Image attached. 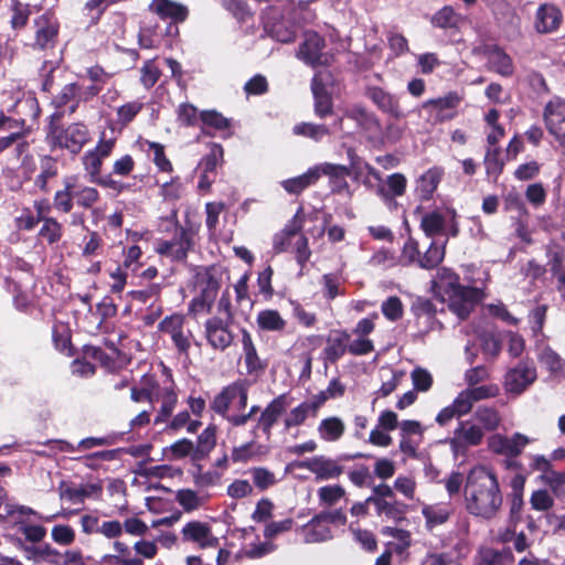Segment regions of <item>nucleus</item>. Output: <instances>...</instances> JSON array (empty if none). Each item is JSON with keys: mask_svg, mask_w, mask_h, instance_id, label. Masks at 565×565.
I'll return each mask as SVG.
<instances>
[{"mask_svg": "<svg viewBox=\"0 0 565 565\" xmlns=\"http://www.w3.org/2000/svg\"><path fill=\"white\" fill-rule=\"evenodd\" d=\"M466 510L484 520L493 519L501 509L503 495L497 475L487 467L470 470L465 486Z\"/></svg>", "mask_w": 565, "mask_h": 565, "instance_id": "obj_1", "label": "nucleus"}, {"mask_svg": "<svg viewBox=\"0 0 565 565\" xmlns=\"http://www.w3.org/2000/svg\"><path fill=\"white\" fill-rule=\"evenodd\" d=\"M433 284L439 290L440 301L447 302L448 309L460 321L467 320L484 298L481 288L462 285L460 276L447 267L437 270V277Z\"/></svg>", "mask_w": 565, "mask_h": 565, "instance_id": "obj_2", "label": "nucleus"}, {"mask_svg": "<svg viewBox=\"0 0 565 565\" xmlns=\"http://www.w3.org/2000/svg\"><path fill=\"white\" fill-rule=\"evenodd\" d=\"M61 116L53 114L50 117L45 131V142L52 152L62 150L72 157H76L90 142V130L83 121L64 125L60 122Z\"/></svg>", "mask_w": 565, "mask_h": 565, "instance_id": "obj_3", "label": "nucleus"}, {"mask_svg": "<svg viewBox=\"0 0 565 565\" xmlns=\"http://www.w3.org/2000/svg\"><path fill=\"white\" fill-rule=\"evenodd\" d=\"M200 230L201 223L186 214L183 224L178 220L172 223L170 238L157 239L156 252L172 262L184 263L189 254L195 249Z\"/></svg>", "mask_w": 565, "mask_h": 565, "instance_id": "obj_4", "label": "nucleus"}, {"mask_svg": "<svg viewBox=\"0 0 565 565\" xmlns=\"http://www.w3.org/2000/svg\"><path fill=\"white\" fill-rule=\"evenodd\" d=\"M250 383L246 379H238L224 386L210 403V408L227 420L232 414L228 413L231 404L238 399V409H245L248 402Z\"/></svg>", "mask_w": 565, "mask_h": 565, "instance_id": "obj_5", "label": "nucleus"}, {"mask_svg": "<svg viewBox=\"0 0 565 565\" xmlns=\"http://www.w3.org/2000/svg\"><path fill=\"white\" fill-rule=\"evenodd\" d=\"M199 294L189 302V312L193 316L210 313L221 288L220 279L206 269L203 274L196 275Z\"/></svg>", "mask_w": 565, "mask_h": 565, "instance_id": "obj_6", "label": "nucleus"}, {"mask_svg": "<svg viewBox=\"0 0 565 565\" xmlns=\"http://www.w3.org/2000/svg\"><path fill=\"white\" fill-rule=\"evenodd\" d=\"M185 324V316L179 312L166 316L158 324V331L170 337L177 352L181 355L189 354L193 340V333Z\"/></svg>", "mask_w": 565, "mask_h": 565, "instance_id": "obj_7", "label": "nucleus"}, {"mask_svg": "<svg viewBox=\"0 0 565 565\" xmlns=\"http://www.w3.org/2000/svg\"><path fill=\"white\" fill-rule=\"evenodd\" d=\"M234 322L225 321L221 316H211L203 323V335L206 344L214 351L224 352L235 341L232 330Z\"/></svg>", "mask_w": 565, "mask_h": 565, "instance_id": "obj_8", "label": "nucleus"}, {"mask_svg": "<svg viewBox=\"0 0 565 565\" xmlns=\"http://www.w3.org/2000/svg\"><path fill=\"white\" fill-rule=\"evenodd\" d=\"M347 154L350 159V167L330 162L317 164L319 179L322 175H327L329 178V186L333 194H342L350 190V184L347 181V178L351 175V168L355 167L360 157L353 148H349Z\"/></svg>", "mask_w": 565, "mask_h": 565, "instance_id": "obj_9", "label": "nucleus"}, {"mask_svg": "<svg viewBox=\"0 0 565 565\" xmlns=\"http://www.w3.org/2000/svg\"><path fill=\"white\" fill-rule=\"evenodd\" d=\"M104 159L95 151L88 150L82 158L84 170L95 184L114 191L116 194L124 193L130 189V185L118 181L111 175H102Z\"/></svg>", "mask_w": 565, "mask_h": 565, "instance_id": "obj_10", "label": "nucleus"}, {"mask_svg": "<svg viewBox=\"0 0 565 565\" xmlns=\"http://www.w3.org/2000/svg\"><path fill=\"white\" fill-rule=\"evenodd\" d=\"M34 41L33 50L45 51L54 49L57 44L60 33V22L51 11H46L33 21Z\"/></svg>", "mask_w": 565, "mask_h": 565, "instance_id": "obj_11", "label": "nucleus"}, {"mask_svg": "<svg viewBox=\"0 0 565 565\" xmlns=\"http://www.w3.org/2000/svg\"><path fill=\"white\" fill-rule=\"evenodd\" d=\"M462 96L457 92H448L443 97L430 98L423 103L422 107L429 111L434 124H443L455 119L458 116V107Z\"/></svg>", "mask_w": 565, "mask_h": 565, "instance_id": "obj_12", "label": "nucleus"}, {"mask_svg": "<svg viewBox=\"0 0 565 565\" xmlns=\"http://www.w3.org/2000/svg\"><path fill=\"white\" fill-rule=\"evenodd\" d=\"M288 406L289 398L286 393L279 394L273 398L260 412L252 433L256 435L257 431H262L266 439L269 440L273 435L274 426L286 413Z\"/></svg>", "mask_w": 565, "mask_h": 565, "instance_id": "obj_13", "label": "nucleus"}, {"mask_svg": "<svg viewBox=\"0 0 565 565\" xmlns=\"http://www.w3.org/2000/svg\"><path fill=\"white\" fill-rule=\"evenodd\" d=\"M536 369L533 364L520 361L511 369L504 380L505 391L512 394H522L536 380Z\"/></svg>", "mask_w": 565, "mask_h": 565, "instance_id": "obj_14", "label": "nucleus"}, {"mask_svg": "<svg viewBox=\"0 0 565 565\" xmlns=\"http://www.w3.org/2000/svg\"><path fill=\"white\" fill-rule=\"evenodd\" d=\"M294 465L312 472L317 481L338 478L344 471V467L339 465L338 460L324 456H315L310 459L296 461Z\"/></svg>", "mask_w": 565, "mask_h": 565, "instance_id": "obj_15", "label": "nucleus"}, {"mask_svg": "<svg viewBox=\"0 0 565 565\" xmlns=\"http://www.w3.org/2000/svg\"><path fill=\"white\" fill-rule=\"evenodd\" d=\"M181 539L182 542L196 544L201 548L212 547L218 543L210 524L196 520L184 524L181 530Z\"/></svg>", "mask_w": 565, "mask_h": 565, "instance_id": "obj_16", "label": "nucleus"}, {"mask_svg": "<svg viewBox=\"0 0 565 565\" xmlns=\"http://www.w3.org/2000/svg\"><path fill=\"white\" fill-rule=\"evenodd\" d=\"M241 334L246 373L258 379L265 373L268 366V362L258 355L256 345L254 344L249 331L245 328H242Z\"/></svg>", "mask_w": 565, "mask_h": 565, "instance_id": "obj_17", "label": "nucleus"}, {"mask_svg": "<svg viewBox=\"0 0 565 565\" xmlns=\"http://www.w3.org/2000/svg\"><path fill=\"white\" fill-rule=\"evenodd\" d=\"M351 334L345 329L331 330L326 338V347L322 350L324 362L335 364L348 353V342Z\"/></svg>", "mask_w": 565, "mask_h": 565, "instance_id": "obj_18", "label": "nucleus"}, {"mask_svg": "<svg viewBox=\"0 0 565 565\" xmlns=\"http://www.w3.org/2000/svg\"><path fill=\"white\" fill-rule=\"evenodd\" d=\"M149 10L161 20H169L175 25L185 22L190 14L185 4L173 0H152Z\"/></svg>", "mask_w": 565, "mask_h": 565, "instance_id": "obj_19", "label": "nucleus"}, {"mask_svg": "<svg viewBox=\"0 0 565 565\" xmlns=\"http://www.w3.org/2000/svg\"><path fill=\"white\" fill-rule=\"evenodd\" d=\"M563 13L555 4L542 3L535 13L534 28L537 33L547 34L558 30Z\"/></svg>", "mask_w": 565, "mask_h": 565, "instance_id": "obj_20", "label": "nucleus"}, {"mask_svg": "<svg viewBox=\"0 0 565 565\" xmlns=\"http://www.w3.org/2000/svg\"><path fill=\"white\" fill-rule=\"evenodd\" d=\"M365 95L376 105L381 111L388 114L393 118L399 119L404 116L398 98L382 87H366Z\"/></svg>", "mask_w": 565, "mask_h": 565, "instance_id": "obj_21", "label": "nucleus"}, {"mask_svg": "<svg viewBox=\"0 0 565 565\" xmlns=\"http://www.w3.org/2000/svg\"><path fill=\"white\" fill-rule=\"evenodd\" d=\"M544 120L548 132L565 141V103L550 102L544 109Z\"/></svg>", "mask_w": 565, "mask_h": 565, "instance_id": "obj_22", "label": "nucleus"}, {"mask_svg": "<svg viewBox=\"0 0 565 565\" xmlns=\"http://www.w3.org/2000/svg\"><path fill=\"white\" fill-rule=\"evenodd\" d=\"M326 47L324 39L317 32L308 33L300 46V53L303 61L312 67L327 65V61L322 60V51Z\"/></svg>", "mask_w": 565, "mask_h": 565, "instance_id": "obj_23", "label": "nucleus"}, {"mask_svg": "<svg viewBox=\"0 0 565 565\" xmlns=\"http://www.w3.org/2000/svg\"><path fill=\"white\" fill-rule=\"evenodd\" d=\"M311 92L313 95V109L319 118L333 114V98L327 86L317 76L312 78Z\"/></svg>", "mask_w": 565, "mask_h": 565, "instance_id": "obj_24", "label": "nucleus"}, {"mask_svg": "<svg viewBox=\"0 0 565 565\" xmlns=\"http://www.w3.org/2000/svg\"><path fill=\"white\" fill-rule=\"evenodd\" d=\"M75 181L77 175H66L63 181V188L53 195V207L62 214H68L75 206Z\"/></svg>", "mask_w": 565, "mask_h": 565, "instance_id": "obj_25", "label": "nucleus"}, {"mask_svg": "<svg viewBox=\"0 0 565 565\" xmlns=\"http://www.w3.org/2000/svg\"><path fill=\"white\" fill-rule=\"evenodd\" d=\"M443 174L444 171L441 168L433 167L417 179L415 192L422 202H427L433 199Z\"/></svg>", "mask_w": 565, "mask_h": 565, "instance_id": "obj_26", "label": "nucleus"}, {"mask_svg": "<svg viewBox=\"0 0 565 565\" xmlns=\"http://www.w3.org/2000/svg\"><path fill=\"white\" fill-rule=\"evenodd\" d=\"M367 502L374 504L376 513L379 515H385L387 519L393 520L397 523L405 520V515L408 511V505L396 498L391 500H382L377 498H367Z\"/></svg>", "mask_w": 565, "mask_h": 565, "instance_id": "obj_27", "label": "nucleus"}, {"mask_svg": "<svg viewBox=\"0 0 565 565\" xmlns=\"http://www.w3.org/2000/svg\"><path fill=\"white\" fill-rule=\"evenodd\" d=\"M488 61L493 72L503 77H511L514 73V65L511 56L499 45L488 47Z\"/></svg>", "mask_w": 565, "mask_h": 565, "instance_id": "obj_28", "label": "nucleus"}, {"mask_svg": "<svg viewBox=\"0 0 565 565\" xmlns=\"http://www.w3.org/2000/svg\"><path fill=\"white\" fill-rule=\"evenodd\" d=\"M318 181L319 172L316 164L298 177L284 180L281 182V186L287 193L291 195H299L306 189L315 185Z\"/></svg>", "mask_w": 565, "mask_h": 565, "instance_id": "obj_29", "label": "nucleus"}, {"mask_svg": "<svg viewBox=\"0 0 565 565\" xmlns=\"http://www.w3.org/2000/svg\"><path fill=\"white\" fill-rule=\"evenodd\" d=\"M58 174L57 159L51 154L40 157V173L34 179V186L42 193L50 192L49 181Z\"/></svg>", "mask_w": 565, "mask_h": 565, "instance_id": "obj_30", "label": "nucleus"}, {"mask_svg": "<svg viewBox=\"0 0 565 565\" xmlns=\"http://www.w3.org/2000/svg\"><path fill=\"white\" fill-rule=\"evenodd\" d=\"M217 427L210 424L196 438L194 445L193 461H201L206 459L216 446Z\"/></svg>", "mask_w": 565, "mask_h": 565, "instance_id": "obj_31", "label": "nucleus"}, {"mask_svg": "<svg viewBox=\"0 0 565 565\" xmlns=\"http://www.w3.org/2000/svg\"><path fill=\"white\" fill-rule=\"evenodd\" d=\"M256 324L259 331L282 333L286 330L287 321L278 310L264 309L257 313Z\"/></svg>", "mask_w": 565, "mask_h": 565, "instance_id": "obj_32", "label": "nucleus"}, {"mask_svg": "<svg viewBox=\"0 0 565 565\" xmlns=\"http://www.w3.org/2000/svg\"><path fill=\"white\" fill-rule=\"evenodd\" d=\"M174 386L175 385L173 381H171V384L169 386H163L161 393L159 394L161 406L154 417L153 423L156 425L168 422L173 414V411L178 404V394Z\"/></svg>", "mask_w": 565, "mask_h": 565, "instance_id": "obj_33", "label": "nucleus"}, {"mask_svg": "<svg viewBox=\"0 0 565 565\" xmlns=\"http://www.w3.org/2000/svg\"><path fill=\"white\" fill-rule=\"evenodd\" d=\"M52 340L55 349L61 353L67 356L75 354V349L72 344V331L68 323L56 321L52 327Z\"/></svg>", "mask_w": 565, "mask_h": 565, "instance_id": "obj_34", "label": "nucleus"}, {"mask_svg": "<svg viewBox=\"0 0 565 565\" xmlns=\"http://www.w3.org/2000/svg\"><path fill=\"white\" fill-rule=\"evenodd\" d=\"M483 430L468 422H460L455 429V441L463 447L478 446L482 443Z\"/></svg>", "mask_w": 565, "mask_h": 565, "instance_id": "obj_35", "label": "nucleus"}, {"mask_svg": "<svg viewBox=\"0 0 565 565\" xmlns=\"http://www.w3.org/2000/svg\"><path fill=\"white\" fill-rule=\"evenodd\" d=\"M448 239L439 244L437 241H431L425 253H420L418 267L426 270L437 268L444 260L446 255V245Z\"/></svg>", "mask_w": 565, "mask_h": 565, "instance_id": "obj_36", "label": "nucleus"}, {"mask_svg": "<svg viewBox=\"0 0 565 565\" xmlns=\"http://www.w3.org/2000/svg\"><path fill=\"white\" fill-rule=\"evenodd\" d=\"M200 121L202 122V134L209 137L213 136L210 129L223 131L231 127V120L215 109L202 110Z\"/></svg>", "mask_w": 565, "mask_h": 565, "instance_id": "obj_37", "label": "nucleus"}, {"mask_svg": "<svg viewBox=\"0 0 565 565\" xmlns=\"http://www.w3.org/2000/svg\"><path fill=\"white\" fill-rule=\"evenodd\" d=\"M75 206L86 211L93 209L100 200V192L95 186L79 183L75 181Z\"/></svg>", "mask_w": 565, "mask_h": 565, "instance_id": "obj_38", "label": "nucleus"}, {"mask_svg": "<svg viewBox=\"0 0 565 565\" xmlns=\"http://www.w3.org/2000/svg\"><path fill=\"white\" fill-rule=\"evenodd\" d=\"M301 232V225L295 221L287 224L280 232L276 233L273 238V249L276 254L288 252L291 247L292 239Z\"/></svg>", "mask_w": 565, "mask_h": 565, "instance_id": "obj_39", "label": "nucleus"}, {"mask_svg": "<svg viewBox=\"0 0 565 565\" xmlns=\"http://www.w3.org/2000/svg\"><path fill=\"white\" fill-rule=\"evenodd\" d=\"M345 431V425L341 418L331 416L322 419L318 426V433L321 439L326 441L339 440Z\"/></svg>", "mask_w": 565, "mask_h": 565, "instance_id": "obj_40", "label": "nucleus"}, {"mask_svg": "<svg viewBox=\"0 0 565 565\" xmlns=\"http://www.w3.org/2000/svg\"><path fill=\"white\" fill-rule=\"evenodd\" d=\"M10 12L11 18L9 23L13 31L23 30L28 25L32 14L31 6L20 0H11Z\"/></svg>", "mask_w": 565, "mask_h": 565, "instance_id": "obj_41", "label": "nucleus"}, {"mask_svg": "<svg viewBox=\"0 0 565 565\" xmlns=\"http://www.w3.org/2000/svg\"><path fill=\"white\" fill-rule=\"evenodd\" d=\"M476 565H514V555L509 547L502 550L486 548Z\"/></svg>", "mask_w": 565, "mask_h": 565, "instance_id": "obj_42", "label": "nucleus"}, {"mask_svg": "<svg viewBox=\"0 0 565 565\" xmlns=\"http://www.w3.org/2000/svg\"><path fill=\"white\" fill-rule=\"evenodd\" d=\"M41 223L42 226L38 233L39 239L46 242L50 246L57 244L64 234L62 223H60L55 217L45 218L44 221H41Z\"/></svg>", "mask_w": 565, "mask_h": 565, "instance_id": "obj_43", "label": "nucleus"}, {"mask_svg": "<svg viewBox=\"0 0 565 565\" xmlns=\"http://www.w3.org/2000/svg\"><path fill=\"white\" fill-rule=\"evenodd\" d=\"M61 451H75V450H87L94 447L99 446H109L115 443V437L113 436H104V437H87L82 439L76 446L66 441V440H57Z\"/></svg>", "mask_w": 565, "mask_h": 565, "instance_id": "obj_44", "label": "nucleus"}, {"mask_svg": "<svg viewBox=\"0 0 565 565\" xmlns=\"http://www.w3.org/2000/svg\"><path fill=\"white\" fill-rule=\"evenodd\" d=\"M387 188L380 186L377 193L385 199L403 196L406 192L407 179L403 173L395 172L387 177Z\"/></svg>", "mask_w": 565, "mask_h": 565, "instance_id": "obj_45", "label": "nucleus"}, {"mask_svg": "<svg viewBox=\"0 0 565 565\" xmlns=\"http://www.w3.org/2000/svg\"><path fill=\"white\" fill-rule=\"evenodd\" d=\"M430 22L435 28L444 30L458 29L461 22V15L450 6H445L433 15Z\"/></svg>", "mask_w": 565, "mask_h": 565, "instance_id": "obj_46", "label": "nucleus"}, {"mask_svg": "<svg viewBox=\"0 0 565 565\" xmlns=\"http://www.w3.org/2000/svg\"><path fill=\"white\" fill-rule=\"evenodd\" d=\"M563 262L564 254L562 252H554L550 256L548 266L552 276L556 278V290L559 292L561 298L565 300V266Z\"/></svg>", "mask_w": 565, "mask_h": 565, "instance_id": "obj_47", "label": "nucleus"}, {"mask_svg": "<svg viewBox=\"0 0 565 565\" xmlns=\"http://www.w3.org/2000/svg\"><path fill=\"white\" fill-rule=\"evenodd\" d=\"M148 151L153 153L152 162L159 172L172 173L174 171L171 160L166 154V148L157 141L145 140Z\"/></svg>", "mask_w": 565, "mask_h": 565, "instance_id": "obj_48", "label": "nucleus"}, {"mask_svg": "<svg viewBox=\"0 0 565 565\" xmlns=\"http://www.w3.org/2000/svg\"><path fill=\"white\" fill-rule=\"evenodd\" d=\"M445 216L437 211L426 213L420 221V228L427 237H434L436 235L443 234L445 231Z\"/></svg>", "mask_w": 565, "mask_h": 565, "instance_id": "obj_49", "label": "nucleus"}, {"mask_svg": "<svg viewBox=\"0 0 565 565\" xmlns=\"http://www.w3.org/2000/svg\"><path fill=\"white\" fill-rule=\"evenodd\" d=\"M296 136L309 138L316 142L321 141L324 137L330 135L328 126L322 124L301 122L292 128Z\"/></svg>", "mask_w": 565, "mask_h": 565, "instance_id": "obj_50", "label": "nucleus"}, {"mask_svg": "<svg viewBox=\"0 0 565 565\" xmlns=\"http://www.w3.org/2000/svg\"><path fill=\"white\" fill-rule=\"evenodd\" d=\"M143 107L145 104L140 100H131L119 106L116 110V122L121 128L128 127V125L135 120Z\"/></svg>", "mask_w": 565, "mask_h": 565, "instance_id": "obj_51", "label": "nucleus"}, {"mask_svg": "<svg viewBox=\"0 0 565 565\" xmlns=\"http://www.w3.org/2000/svg\"><path fill=\"white\" fill-rule=\"evenodd\" d=\"M224 160V149L220 143H212L209 153H206L200 161L199 168L203 172L216 174V168Z\"/></svg>", "mask_w": 565, "mask_h": 565, "instance_id": "obj_52", "label": "nucleus"}, {"mask_svg": "<svg viewBox=\"0 0 565 565\" xmlns=\"http://www.w3.org/2000/svg\"><path fill=\"white\" fill-rule=\"evenodd\" d=\"M221 3L239 23L254 18V12L246 0H221Z\"/></svg>", "mask_w": 565, "mask_h": 565, "instance_id": "obj_53", "label": "nucleus"}, {"mask_svg": "<svg viewBox=\"0 0 565 565\" xmlns=\"http://www.w3.org/2000/svg\"><path fill=\"white\" fill-rule=\"evenodd\" d=\"M501 149L495 147L488 149L484 154V168L486 173L489 178H493L494 181L502 174L504 169V161L500 158Z\"/></svg>", "mask_w": 565, "mask_h": 565, "instance_id": "obj_54", "label": "nucleus"}, {"mask_svg": "<svg viewBox=\"0 0 565 565\" xmlns=\"http://www.w3.org/2000/svg\"><path fill=\"white\" fill-rule=\"evenodd\" d=\"M411 312L416 319L426 318L433 321L437 315V308L433 300L425 297H416L411 305Z\"/></svg>", "mask_w": 565, "mask_h": 565, "instance_id": "obj_55", "label": "nucleus"}, {"mask_svg": "<svg viewBox=\"0 0 565 565\" xmlns=\"http://www.w3.org/2000/svg\"><path fill=\"white\" fill-rule=\"evenodd\" d=\"M420 253L422 252L419 249L418 241L415 239L414 237L409 236L405 241V243L402 247L399 263L403 266H417L418 267Z\"/></svg>", "mask_w": 565, "mask_h": 565, "instance_id": "obj_56", "label": "nucleus"}, {"mask_svg": "<svg viewBox=\"0 0 565 565\" xmlns=\"http://www.w3.org/2000/svg\"><path fill=\"white\" fill-rule=\"evenodd\" d=\"M161 291L162 287L160 284L151 282L145 288L128 291L127 296L132 300L139 301L143 305L150 300H152V303H154L156 301L160 300Z\"/></svg>", "mask_w": 565, "mask_h": 565, "instance_id": "obj_57", "label": "nucleus"}, {"mask_svg": "<svg viewBox=\"0 0 565 565\" xmlns=\"http://www.w3.org/2000/svg\"><path fill=\"white\" fill-rule=\"evenodd\" d=\"M99 492H102V486L98 483H90L86 487H70L65 489L62 493V498H66L74 503H83L86 498Z\"/></svg>", "mask_w": 565, "mask_h": 565, "instance_id": "obj_58", "label": "nucleus"}, {"mask_svg": "<svg viewBox=\"0 0 565 565\" xmlns=\"http://www.w3.org/2000/svg\"><path fill=\"white\" fill-rule=\"evenodd\" d=\"M175 501L182 507L184 512H193L202 507V499L198 492L192 489H179L175 494Z\"/></svg>", "mask_w": 565, "mask_h": 565, "instance_id": "obj_59", "label": "nucleus"}, {"mask_svg": "<svg viewBox=\"0 0 565 565\" xmlns=\"http://www.w3.org/2000/svg\"><path fill=\"white\" fill-rule=\"evenodd\" d=\"M77 90H78V83H71L65 85L62 90L54 97L53 103L56 108H63L68 103L75 102L71 106V113H74L77 107Z\"/></svg>", "mask_w": 565, "mask_h": 565, "instance_id": "obj_60", "label": "nucleus"}, {"mask_svg": "<svg viewBox=\"0 0 565 565\" xmlns=\"http://www.w3.org/2000/svg\"><path fill=\"white\" fill-rule=\"evenodd\" d=\"M348 117L356 121V124L364 130L380 128V122L375 115L369 113L364 107H353Z\"/></svg>", "mask_w": 565, "mask_h": 565, "instance_id": "obj_61", "label": "nucleus"}, {"mask_svg": "<svg viewBox=\"0 0 565 565\" xmlns=\"http://www.w3.org/2000/svg\"><path fill=\"white\" fill-rule=\"evenodd\" d=\"M322 286L323 297L328 301L345 295V289L340 286L339 277L335 274H324L322 276Z\"/></svg>", "mask_w": 565, "mask_h": 565, "instance_id": "obj_62", "label": "nucleus"}, {"mask_svg": "<svg viewBox=\"0 0 565 565\" xmlns=\"http://www.w3.org/2000/svg\"><path fill=\"white\" fill-rule=\"evenodd\" d=\"M529 443V438L520 433H515L511 437L507 436L502 456L519 457Z\"/></svg>", "mask_w": 565, "mask_h": 565, "instance_id": "obj_63", "label": "nucleus"}, {"mask_svg": "<svg viewBox=\"0 0 565 565\" xmlns=\"http://www.w3.org/2000/svg\"><path fill=\"white\" fill-rule=\"evenodd\" d=\"M114 551L119 558V565H145L143 559L132 553L131 548L121 541L113 543Z\"/></svg>", "mask_w": 565, "mask_h": 565, "instance_id": "obj_64", "label": "nucleus"}]
</instances>
